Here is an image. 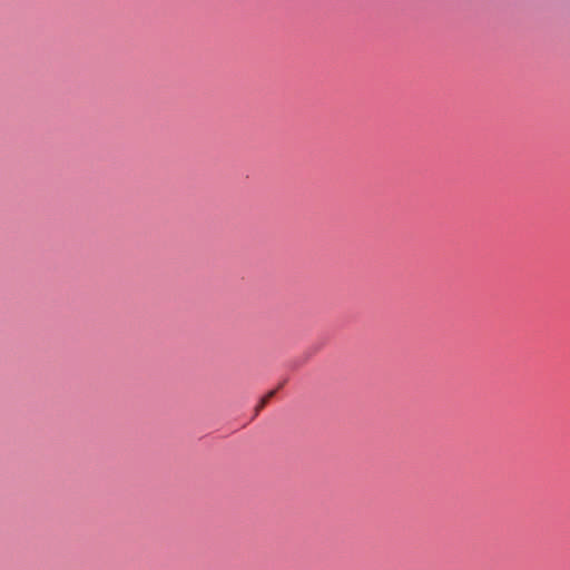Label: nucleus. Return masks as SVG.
Segmentation results:
<instances>
[{
    "mask_svg": "<svg viewBox=\"0 0 570 570\" xmlns=\"http://www.w3.org/2000/svg\"><path fill=\"white\" fill-rule=\"evenodd\" d=\"M265 405H266V404H265V402L259 401V403H258V404H257V406H256V414H258V412H259L263 407H265Z\"/></svg>",
    "mask_w": 570,
    "mask_h": 570,
    "instance_id": "obj_2",
    "label": "nucleus"
},
{
    "mask_svg": "<svg viewBox=\"0 0 570 570\" xmlns=\"http://www.w3.org/2000/svg\"><path fill=\"white\" fill-rule=\"evenodd\" d=\"M276 391H269L265 396L261 399V401L265 402V404L268 403V401L275 395Z\"/></svg>",
    "mask_w": 570,
    "mask_h": 570,
    "instance_id": "obj_1",
    "label": "nucleus"
},
{
    "mask_svg": "<svg viewBox=\"0 0 570 570\" xmlns=\"http://www.w3.org/2000/svg\"><path fill=\"white\" fill-rule=\"evenodd\" d=\"M265 405H266V404H265V402L259 401V403H258V404H257V406H256V414H258V412H259L263 407H265Z\"/></svg>",
    "mask_w": 570,
    "mask_h": 570,
    "instance_id": "obj_3",
    "label": "nucleus"
}]
</instances>
